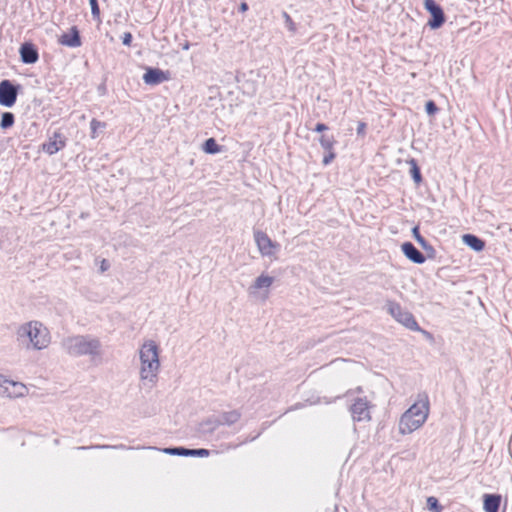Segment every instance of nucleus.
I'll return each instance as SVG.
<instances>
[{
	"mask_svg": "<svg viewBox=\"0 0 512 512\" xmlns=\"http://www.w3.org/2000/svg\"><path fill=\"white\" fill-rule=\"evenodd\" d=\"M138 379L143 386H154L161 372L159 343L151 338L142 340L137 349Z\"/></svg>",
	"mask_w": 512,
	"mask_h": 512,
	"instance_id": "f257e3e1",
	"label": "nucleus"
},
{
	"mask_svg": "<svg viewBox=\"0 0 512 512\" xmlns=\"http://www.w3.org/2000/svg\"><path fill=\"white\" fill-rule=\"evenodd\" d=\"M17 341L29 351L41 352L52 345L49 327L39 319H31L20 324L15 332Z\"/></svg>",
	"mask_w": 512,
	"mask_h": 512,
	"instance_id": "f03ea898",
	"label": "nucleus"
},
{
	"mask_svg": "<svg viewBox=\"0 0 512 512\" xmlns=\"http://www.w3.org/2000/svg\"><path fill=\"white\" fill-rule=\"evenodd\" d=\"M429 413L430 402L428 396L424 393L418 394L399 419V433L401 435L413 434L425 424Z\"/></svg>",
	"mask_w": 512,
	"mask_h": 512,
	"instance_id": "7ed1b4c3",
	"label": "nucleus"
},
{
	"mask_svg": "<svg viewBox=\"0 0 512 512\" xmlns=\"http://www.w3.org/2000/svg\"><path fill=\"white\" fill-rule=\"evenodd\" d=\"M252 239L256 253L261 258L270 260L277 258L280 246L265 231L259 229L253 231Z\"/></svg>",
	"mask_w": 512,
	"mask_h": 512,
	"instance_id": "20e7f679",
	"label": "nucleus"
},
{
	"mask_svg": "<svg viewBox=\"0 0 512 512\" xmlns=\"http://www.w3.org/2000/svg\"><path fill=\"white\" fill-rule=\"evenodd\" d=\"M274 277L267 273H260L249 287L250 296L258 301L265 302L268 300L273 284Z\"/></svg>",
	"mask_w": 512,
	"mask_h": 512,
	"instance_id": "39448f33",
	"label": "nucleus"
},
{
	"mask_svg": "<svg viewBox=\"0 0 512 512\" xmlns=\"http://www.w3.org/2000/svg\"><path fill=\"white\" fill-rule=\"evenodd\" d=\"M386 308L391 317L400 325L412 331H420L413 315L409 311L403 309L398 303L389 301L386 303Z\"/></svg>",
	"mask_w": 512,
	"mask_h": 512,
	"instance_id": "423d86ee",
	"label": "nucleus"
},
{
	"mask_svg": "<svg viewBox=\"0 0 512 512\" xmlns=\"http://www.w3.org/2000/svg\"><path fill=\"white\" fill-rule=\"evenodd\" d=\"M28 389L25 384L0 375V395L16 399L25 397Z\"/></svg>",
	"mask_w": 512,
	"mask_h": 512,
	"instance_id": "0eeeda50",
	"label": "nucleus"
},
{
	"mask_svg": "<svg viewBox=\"0 0 512 512\" xmlns=\"http://www.w3.org/2000/svg\"><path fill=\"white\" fill-rule=\"evenodd\" d=\"M350 417L355 422H368L371 418L370 408L363 398L356 399L349 408Z\"/></svg>",
	"mask_w": 512,
	"mask_h": 512,
	"instance_id": "6e6552de",
	"label": "nucleus"
},
{
	"mask_svg": "<svg viewBox=\"0 0 512 512\" xmlns=\"http://www.w3.org/2000/svg\"><path fill=\"white\" fill-rule=\"evenodd\" d=\"M99 347V342L89 337H77L73 344L74 351L82 355L95 354Z\"/></svg>",
	"mask_w": 512,
	"mask_h": 512,
	"instance_id": "1a4fd4ad",
	"label": "nucleus"
},
{
	"mask_svg": "<svg viewBox=\"0 0 512 512\" xmlns=\"http://www.w3.org/2000/svg\"><path fill=\"white\" fill-rule=\"evenodd\" d=\"M424 7L432 16V19L428 22L430 28H439L445 21L442 8L434 0H424Z\"/></svg>",
	"mask_w": 512,
	"mask_h": 512,
	"instance_id": "9d476101",
	"label": "nucleus"
},
{
	"mask_svg": "<svg viewBox=\"0 0 512 512\" xmlns=\"http://www.w3.org/2000/svg\"><path fill=\"white\" fill-rule=\"evenodd\" d=\"M401 251L405 258L413 264L422 265L426 261L424 255L410 242L402 243Z\"/></svg>",
	"mask_w": 512,
	"mask_h": 512,
	"instance_id": "9b49d317",
	"label": "nucleus"
},
{
	"mask_svg": "<svg viewBox=\"0 0 512 512\" xmlns=\"http://www.w3.org/2000/svg\"><path fill=\"white\" fill-rule=\"evenodd\" d=\"M65 146V139L62 135L55 133L42 145V150L48 155H54Z\"/></svg>",
	"mask_w": 512,
	"mask_h": 512,
	"instance_id": "f8f14e48",
	"label": "nucleus"
},
{
	"mask_svg": "<svg viewBox=\"0 0 512 512\" xmlns=\"http://www.w3.org/2000/svg\"><path fill=\"white\" fill-rule=\"evenodd\" d=\"M502 497L498 494H485L483 496V511L498 512Z\"/></svg>",
	"mask_w": 512,
	"mask_h": 512,
	"instance_id": "ddd939ff",
	"label": "nucleus"
},
{
	"mask_svg": "<svg viewBox=\"0 0 512 512\" xmlns=\"http://www.w3.org/2000/svg\"><path fill=\"white\" fill-rule=\"evenodd\" d=\"M59 42L64 46L73 48L79 47L81 45V39L77 28L72 27L71 32L63 34L59 39Z\"/></svg>",
	"mask_w": 512,
	"mask_h": 512,
	"instance_id": "4468645a",
	"label": "nucleus"
},
{
	"mask_svg": "<svg viewBox=\"0 0 512 512\" xmlns=\"http://www.w3.org/2000/svg\"><path fill=\"white\" fill-rule=\"evenodd\" d=\"M21 59L24 63L32 64L38 60L36 49L30 44H23L20 48Z\"/></svg>",
	"mask_w": 512,
	"mask_h": 512,
	"instance_id": "2eb2a0df",
	"label": "nucleus"
},
{
	"mask_svg": "<svg viewBox=\"0 0 512 512\" xmlns=\"http://www.w3.org/2000/svg\"><path fill=\"white\" fill-rule=\"evenodd\" d=\"M462 242L474 252H481L484 249V242L472 234L463 235Z\"/></svg>",
	"mask_w": 512,
	"mask_h": 512,
	"instance_id": "dca6fc26",
	"label": "nucleus"
},
{
	"mask_svg": "<svg viewBox=\"0 0 512 512\" xmlns=\"http://www.w3.org/2000/svg\"><path fill=\"white\" fill-rule=\"evenodd\" d=\"M143 79L146 84H159L165 79L164 73L159 69H149L144 74Z\"/></svg>",
	"mask_w": 512,
	"mask_h": 512,
	"instance_id": "f3484780",
	"label": "nucleus"
},
{
	"mask_svg": "<svg viewBox=\"0 0 512 512\" xmlns=\"http://www.w3.org/2000/svg\"><path fill=\"white\" fill-rule=\"evenodd\" d=\"M18 86L12 84L9 80L0 82V96H17Z\"/></svg>",
	"mask_w": 512,
	"mask_h": 512,
	"instance_id": "a211bd4d",
	"label": "nucleus"
},
{
	"mask_svg": "<svg viewBox=\"0 0 512 512\" xmlns=\"http://www.w3.org/2000/svg\"><path fill=\"white\" fill-rule=\"evenodd\" d=\"M408 165L410 167V173L415 185H420L422 183V176L420 169L414 159H410L408 161Z\"/></svg>",
	"mask_w": 512,
	"mask_h": 512,
	"instance_id": "6ab92c4d",
	"label": "nucleus"
},
{
	"mask_svg": "<svg viewBox=\"0 0 512 512\" xmlns=\"http://www.w3.org/2000/svg\"><path fill=\"white\" fill-rule=\"evenodd\" d=\"M203 150L207 154H216L220 151L219 146L213 138H209L204 142Z\"/></svg>",
	"mask_w": 512,
	"mask_h": 512,
	"instance_id": "aec40b11",
	"label": "nucleus"
},
{
	"mask_svg": "<svg viewBox=\"0 0 512 512\" xmlns=\"http://www.w3.org/2000/svg\"><path fill=\"white\" fill-rule=\"evenodd\" d=\"M334 139L332 136H329V135H322L320 138H319V144L320 146L322 147V149L324 151H330V150H333V147H334Z\"/></svg>",
	"mask_w": 512,
	"mask_h": 512,
	"instance_id": "412c9836",
	"label": "nucleus"
},
{
	"mask_svg": "<svg viewBox=\"0 0 512 512\" xmlns=\"http://www.w3.org/2000/svg\"><path fill=\"white\" fill-rule=\"evenodd\" d=\"M426 503L430 512H441L442 507L439 504L437 498L430 496L427 498Z\"/></svg>",
	"mask_w": 512,
	"mask_h": 512,
	"instance_id": "4be33fe9",
	"label": "nucleus"
},
{
	"mask_svg": "<svg viewBox=\"0 0 512 512\" xmlns=\"http://www.w3.org/2000/svg\"><path fill=\"white\" fill-rule=\"evenodd\" d=\"M13 122H14V118L11 113H3L2 114L0 126L3 129L12 126Z\"/></svg>",
	"mask_w": 512,
	"mask_h": 512,
	"instance_id": "5701e85b",
	"label": "nucleus"
},
{
	"mask_svg": "<svg viewBox=\"0 0 512 512\" xmlns=\"http://www.w3.org/2000/svg\"><path fill=\"white\" fill-rule=\"evenodd\" d=\"M412 233H413V236L415 238V240L426 250H431V247L428 245V243L424 240L423 237L420 236L419 232H418V229L417 228H413L412 229Z\"/></svg>",
	"mask_w": 512,
	"mask_h": 512,
	"instance_id": "b1692460",
	"label": "nucleus"
},
{
	"mask_svg": "<svg viewBox=\"0 0 512 512\" xmlns=\"http://www.w3.org/2000/svg\"><path fill=\"white\" fill-rule=\"evenodd\" d=\"M163 452L168 455L188 456L187 449L171 448L164 449Z\"/></svg>",
	"mask_w": 512,
	"mask_h": 512,
	"instance_id": "393cba45",
	"label": "nucleus"
},
{
	"mask_svg": "<svg viewBox=\"0 0 512 512\" xmlns=\"http://www.w3.org/2000/svg\"><path fill=\"white\" fill-rule=\"evenodd\" d=\"M88 2L90 3V6H91V13L93 15V18L99 20L100 19V10H99L97 0H88Z\"/></svg>",
	"mask_w": 512,
	"mask_h": 512,
	"instance_id": "a878e982",
	"label": "nucleus"
},
{
	"mask_svg": "<svg viewBox=\"0 0 512 512\" xmlns=\"http://www.w3.org/2000/svg\"><path fill=\"white\" fill-rule=\"evenodd\" d=\"M103 127H104L103 124H101L100 122L92 121L90 123V128H91L93 137H96V135L101 133L103 131Z\"/></svg>",
	"mask_w": 512,
	"mask_h": 512,
	"instance_id": "bb28decb",
	"label": "nucleus"
},
{
	"mask_svg": "<svg viewBox=\"0 0 512 512\" xmlns=\"http://www.w3.org/2000/svg\"><path fill=\"white\" fill-rule=\"evenodd\" d=\"M283 16L285 18V22H286V25L288 27V29L291 31V32H295L296 30V25L295 23L293 22V20L291 19V17L286 13L284 12L283 13Z\"/></svg>",
	"mask_w": 512,
	"mask_h": 512,
	"instance_id": "cd10ccee",
	"label": "nucleus"
},
{
	"mask_svg": "<svg viewBox=\"0 0 512 512\" xmlns=\"http://www.w3.org/2000/svg\"><path fill=\"white\" fill-rule=\"evenodd\" d=\"M188 456H199V457H206L208 456V451L205 449H199V450H187Z\"/></svg>",
	"mask_w": 512,
	"mask_h": 512,
	"instance_id": "c85d7f7f",
	"label": "nucleus"
},
{
	"mask_svg": "<svg viewBox=\"0 0 512 512\" xmlns=\"http://www.w3.org/2000/svg\"><path fill=\"white\" fill-rule=\"evenodd\" d=\"M325 152H326V154L324 155L322 162L324 165H328L335 158V153L333 150L325 151Z\"/></svg>",
	"mask_w": 512,
	"mask_h": 512,
	"instance_id": "c756f323",
	"label": "nucleus"
},
{
	"mask_svg": "<svg viewBox=\"0 0 512 512\" xmlns=\"http://www.w3.org/2000/svg\"><path fill=\"white\" fill-rule=\"evenodd\" d=\"M15 102V98H0V106L8 108Z\"/></svg>",
	"mask_w": 512,
	"mask_h": 512,
	"instance_id": "7c9ffc66",
	"label": "nucleus"
},
{
	"mask_svg": "<svg viewBox=\"0 0 512 512\" xmlns=\"http://www.w3.org/2000/svg\"><path fill=\"white\" fill-rule=\"evenodd\" d=\"M425 110H426L428 115H433V114L436 113L437 108L435 107V105H434V103L432 101H428L425 104Z\"/></svg>",
	"mask_w": 512,
	"mask_h": 512,
	"instance_id": "2f4dec72",
	"label": "nucleus"
},
{
	"mask_svg": "<svg viewBox=\"0 0 512 512\" xmlns=\"http://www.w3.org/2000/svg\"><path fill=\"white\" fill-rule=\"evenodd\" d=\"M132 42V34L130 32H125L122 37V43L125 46H130Z\"/></svg>",
	"mask_w": 512,
	"mask_h": 512,
	"instance_id": "473e14b6",
	"label": "nucleus"
},
{
	"mask_svg": "<svg viewBox=\"0 0 512 512\" xmlns=\"http://www.w3.org/2000/svg\"><path fill=\"white\" fill-rule=\"evenodd\" d=\"M365 128H366L365 124H363V123L358 124V126H357V133L359 135H363L365 133Z\"/></svg>",
	"mask_w": 512,
	"mask_h": 512,
	"instance_id": "72a5a7b5",
	"label": "nucleus"
},
{
	"mask_svg": "<svg viewBox=\"0 0 512 512\" xmlns=\"http://www.w3.org/2000/svg\"><path fill=\"white\" fill-rule=\"evenodd\" d=\"M316 132H322V131H325L327 130V127L322 125V124H318L315 128Z\"/></svg>",
	"mask_w": 512,
	"mask_h": 512,
	"instance_id": "f704fd0d",
	"label": "nucleus"
},
{
	"mask_svg": "<svg viewBox=\"0 0 512 512\" xmlns=\"http://www.w3.org/2000/svg\"><path fill=\"white\" fill-rule=\"evenodd\" d=\"M248 10V5L244 2L240 5V11L245 12Z\"/></svg>",
	"mask_w": 512,
	"mask_h": 512,
	"instance_id": "c9c22d12",
	"label": "nucleus"
},
{
	"mask_svg": "<svg viewBox=\"0 0 512 512\" xmlns=\"http://www.w3.org/2000/svg\"><path fill=\"white\" fill-rule=\"evenodd\" d=\"M183 49H184V50H188V49H189V43H185V44L183 45Z\"/></svg>",
	"mask_w": 512,
	"mask_h": 512,
	"instance_id": "e433bc0d",
	"label": "nucleus"
}]
</instances>
